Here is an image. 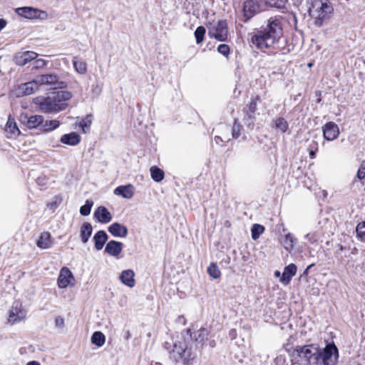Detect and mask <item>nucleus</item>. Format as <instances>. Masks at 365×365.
Listing matches in <instances>:
<instances>
[{
    "mask_svg": "<svg viewBox=\"0 0 365 365\" xmlns=\"http://www.w3.org/2000/svg\"><path fill=\"white\" fill-rule=\"evenodd\" d=\"M357 178L362 180L365 179V162L362 163L357 172Z\"/></svg>",
    "mask_w": 365,
    "mask_h": 365,
    "instance_id": "nucleus-44",
    "label": "nucleus"
},
{
    "mask_svg": "<svg viewBox=\"0 0 365 365\" xmlns=\"http://www.w3.org/2000/svg\"><path fill=\"white\" fill-rule=\"evenodd\" d=\"M284 248L287 251H291L294 247V239L291 234L285 235L284 240L282 241Z\"/></svg>",
    "mask_w": 365,
    "mask_h": 365,
    "instance_id": "nucleus-33",
    "label": "nucleus"
},
{
    "mask_svg": "<svg viewBox=\"0 0 365 365\" xmlns=\"http://www.w3.org/2000/svg\"><path fill=\"white\" fill-rule=\"evenodd\" d=\"M240 125L236 123L234 124L232 128V136L234 138H238L240 135Z\"/></svg>",
    "mask_w": 365,
    "mask_h": 365,
    "instance_id": "nucleus-47",
    "label": "nucleus"
},
{
    "mask_svg": "<svg viewBox=\"0 0 365 365\" xmlns=\"http://www.w3.org/2000/svg\"><path fill=\"white\" fill-rule=\"evenodd\" d=\"M305 238L307 239L309 241H312V238H311L310 234H307L305 236Z\"/></svg>",
    "mask_w": 365,
    "mask_h": 365,
    "instance_id": "nucleus-55",
    "label": "nucleus"
},
{
    "mask_svg": "<svg viewBox=\"0 0 365 365\" xmlns=\"http://www.w3.org/2000/svg\"><path fill=\"white\" fill-rule=\"evenodd\" d=\"M207 273L213 279H218L221 276V272L215 263H212L208 267Z\"/></svg>",
    "mask_w": 365,
    "mask_h": 365,
    "instance_id": "nucleus-34",
    "label": "nucleus"
},
{
    "mask_svg": "<svg viewBox=\"0 0 365 365\" xmlns=\"http://www.w3.org/2000/svg\"><path fill=\"white\" fill-rule=\"evenodd\" d=\"M37 246L41 249H47L51 245V235L48 232L41 234L39 239L36 243Z\"/></svg>",
    "mask_w": 365,
    "mask_h": 365,
    "instance_id": "nucleus-27",
    "label": "nucleus"
},
{
    "mask_svg": "<svg viewBox=\"0 0 365 365\" xmlns=\"http://www.w3.org/2000/svg\"><path fill=\"white\" fill-rule=\"evenodd\" d=\"M339 250L342 251L343 250V246L341 245H339Z\"/></svg>",
    "mask_w": 365,
    "mask_h": 365,
    "instance_id": "nucleus-56",
    "label": "nucleus"
},
{
    "mask_svg": "<svg viewBox=\"0 0 365 365\" xmlns=\"http://www.w3.org/2000/svg\"><path fill=\"white\" fill-rule=\"evenodd\" d=\"M317 364L332 365L339 357L338 349L334 344H328L323 349L318 347Z\"/></svg>",
    "mask_w": 365,
    "mask_h": 365,
    "instance_id": "nucleus-5",
    "label": "nucleus"
},
{
    "mask_svg": "<svg viewBox=\"0 0 365 365\" xmlns=\"http://www.w3.org/2000/svg\"><path fill=\"white\" fill-rule=\"evenodd\" d=\"M113 193L125 199H131L134 195V186L131 184L118 186L114 190Z\"/></svg>",
    "mask_w": 365,
    "mask_h": 365,
    "instance_id": "nucleus-19",
    "label": "nucleus"
},
{
    "mask_svg": "<svg viewBox=\"0 0 365 365\" xmlns=\"http://www.w3.org/2000/svg\"><path fill=\"white\" fill-rule=\"evenodd\" d=\"M92 92L95 96H98L101 93V88L98 85L93 86Z\"/></svg>",
    "mask_w": 365,
    "mask_h": 365,
    "instance_id": "nucleus-48",
    "label": "nucleus"
},
{
    "mask_svg": "<svg viewBox=\"0 0 365 365\" xmlns=\"http://www.w3.org/2000/svg\"><path fill=\"white\" fill-rule=\"evenodd\" d=\"M215 142H216L217 143H219V141H220H220H223V140H222L220 137H219V136H216V137L215 138Z\"/></svg>",
    "mask_w": 365,
    "mask_h": 365,
    "instance_id": "nucleus-51",
    "label": "nucleus"
},
{
    "mask_svg": "<svg viewBox=\"0 0 365 365\" xmlns=\"http://www.w3.org/2000/svg\"><path fill=\"white\" fill-rule=\"evenodd\" d=\"M93 205V202L92 200H86L85 205L81 207L80 213L83 216L88 215L91 213Z\"/></svg>",
    "mask_w": 365,
    "mask_h": 365,
    "instance_id": "nucleus-39",
    "label": "nucleus"
},
{
    "mask_svg": "<svg viewBox=\"0 0 365 365\" xmlns=\"http://www.w3.org/2000/svg\"><path fill=\"white\" fill-rule=\"evenodd\" d=\"M356 232L357 233L358 238L361 241L365 242V222H360L357 225Z\"/></svg>",
    "mask_w": 365,
    "mask_h": 365,
    "instance_id": "nucleus-37",
    "label": "nucleus"
},
{
    "mask_svg": "<svg viewBox=\"0 0 365 365\" xmlns=\"http://www.w3.org/2000/svg\"><path fill=\"white\" fill-rule=\"evenodd\" d=\"M94 217L101 223H108L111 221L112 215L108 210L103 206L98 207L94 212Z\"/></svg>",
    "mask_w": 365,
    "mask_h": 365,
    "instance_id": "nucleus-18",
    "label": "nucleus"
},
{
    "mask_svg": "<svg viewBox=\"0 0 365 365\" xmlns=\"http://www.w3.org/2000/svg\"><path fill=\"white\" fill-rule=\"evenodd\" d=\"M208 35L210 38H215L217 41H225L228 35L226 21L219 20L216 23L211 24L208 27Z\"/></svg>",
    "mask_w": 365,
    "mask_h": 365,
    "instance_id": "nucleus-9",
    "label": "nucleus"
},
{
    "mask_svg": "<svg viewBox=\"0 0 365 365\" xmlns=\"http://www.w3.org/2000/svg\"><path fill=\"white\" fill-rule=\"evenodd\" d=\"M38 86H46L50 89L64 88L67 83L55 74H44L36 77Z\"/></svg>",
    "mask_w": 365,
    "mask_h": 365,
    "instance_id": "nucleus-7",
    "label": "nucleus"
},
{
    "mask_svg": "<svg viewBox=\"0 0 365 365\" xmlns=\"http://www.w3.org/2000/svg\"><path fill=\"white\" fill-rule=\"evenodd\" d=\"M16 14L26 19H35L40 16L41 11L33 7H20L16 9Z\"/></svg>",
    "mask_w": 365,
    "mask_h": 365,
    "instance_id": "nucleus-20",
    "label": "nucleus"
},
{
    "mask_svg": "<svg viewBox=\"0 0 365 365\" xmlns=\"http://www.w3.org/2000/svg\"><path fill=\"white\" fill-rule=\"evenodd\" d=\"M92 115H87L85 118H83L79 123V126L81 128L83 133H87L91 128L92 124Z\"/></svg>",
    "mask_w": 365,
    "mask_h": 365,
    "instance_id": "nucleus-32",
    "label": "nucleus"
},
{
    "mask_svg": "<svg viewBox=\"0 0 365 365\" xmlns=\"http://www.w3.org/2000/svg\"><path fill=\"white\" fill-rule=\"evenodd\" d=\"M134 277L135 273L132 269H126L121 272L120 279L123 284L132 288L135 284Z\"/></svg>",
    "mask_w": 365,
    "mask_h": 365,
    "instance_id": "nucleus-23",
    "label": "nucleus"
},
{
    "mask_svg": "<svg viewBox=\"0 0 365 365\" xmlns=\"http://www.w3.org/2000/svg\"><path fill=\"white\" fill-rule=\"evenodd\" d=\"M230 336H232V338L234 339L235 337V330H232L230 331Z\"/></svg>",
    "mask_w": 365,
    "mask_h": 365,
    "instance_id": "nucleus-54",
    "label": "nucleus"
},
{
    "mask_svg": "<svg viewBox=\"0 0 365 365\" xmlns=\"http://www.w3.org/2000/svg\"><path fill=\"white\" fill-rule=\"evenodd\" d=\"M285 349L295 364L317 365L318 346L316 344L297 346L292 350L285 346Z\"/></svg>",
    "mask_w": 365,
    "mask_h": 365,
    "instance_id": "nucleus-3",
    "label": "nucleus"
},
{
    "mask_svg": "<svg viewBox=\"0 0 365 365\" xmlns=\"http://www.w3.org/2000/svg\"><path fill=\"white\" fill-rule=\"evenodd\" d=\"M274 124L277 128L284 133L288 128L287 120L283 118H278L274 120Z\"/></svg>",
    "mask_w": 365,
    "mask_h": 365,
    "instance_id": "nucleus-38",
    "label": "nucleus"
},
{
    "mask_svg": "<svg viewBox=\"0 0 365 365\" xmlns=\"http://www.w3.org/2000/svg\"><path fill=\"white\" fill-rule=\"evenodd\" d=\"M73 64L75 70L80 74L86 73L87 71V66L85 61L78 60L76 57L73 61Z\"/></svg>",
    "mask_w": 365,
    "mask_h": 365,
    "instance_id": "nucleus-31",
    "label": "nucleus"
},
{
    "mask_svg": "<svg viewBox=\"0 0 365 365\" xmlns=\"http://www.w3.org/2000/svg\"><path fill=\"white\" fill-rule=\"evenodd\" d=\"M264 3L272 7L280 8L284 6V0H264Z\"/></svg>",
    "mask_w": 365,
    "mask_h": 365,
    "instance_id": "nucleus-42",
    "label": "nucleus"
},
{
    "mask_svg": "<svg viewBox=\"0 0 365 365\" xmlns=\"http://www.w3.org/2000/svg\"><path fill=\"white\" fill-rule=\"evenodd\" d=\"M108 235L103 230L98 231L93 236V241L95 243V248L97 250H101L103 247L105 243L108 240Z\"/></svg>",
    "mask_w": 365,
    "mask_h": 365,
    "instance_id": "nucleus-25",
    "label": "nucleus"
},
{
    "mask_svg": "<svg viewBox=\"0 0 365 365\" xmlns=\"http://www.w3.org/2000/svg\"><path fill=\"white\" fill-rule=\"evenodd\" d=\"M81 141V137L76 133L72 132L68 134H64L61 138V142L63 144L75 146Z\"/></svg>",
    "mask_w": 365,
    "mask_h": 365,
    "instance_id": "nucleus-24",
    "label": "nucleus"
},
{
    "mask_svg": "<svg viewBox=\"0 0 365 365\" xmlns=\"http://www.w3.org/2000/svg\"><path fill=\"white\" fill-rule=\"evenodd\" d=\"M55 325L58 328H60V329L63 328L64 327V319L61 316L57 317L55 319Z\"/></svg>",
    "mask_w": 365,
    "mask_h": 365,
    "instance_id": "nucleus-46",
    "label": "nucleus"
},
{
    "mask_svg": "<svg viewBox=\"0 0 365 365\" xmlns=\"http://www.w3.org/2000/svg\"><path fill=\"white\" fill-rule=\"evenodd\" d=\"M105 335L101 331H95L91 336L92 344L98 347L102 346L105 344Z\"/></svg>",
    "mask_w": 365,
    "mask_h": 365,
    "instance_id": "nucleus-30",
    "label": "nucleus"
},
{
    "mask_svg": "<svg viewBox=\"0 0 365 365\" xmlns=\"http://www.w3.org/2000/svg\"><path fill=\"white\" fill-rule=\"evenodd\" d=\"M217 51L225 56H227L230 53V47L227 44H220L217 48Z\"/></svg>",
    "mask_w": 365,
    "mask_h": 365,
    "instance_id": "nucleus-43",
    "label": "nucleus"
},
{
    "mask_svg": "<svg viewBox=\"0 0 365 365\" xmlns=\"http://www.w3.org/2000/svg\"><path fill=\"white\" fill-rule=\"evenodd\" d=\"M74 277L71 270L67 267H63L58 277V285L60 288H66L73 282Z\"/></svg>",
    "mask_w": 365,
    "mask_h": 365,
    "instance_id": "nucleus-13",
    "label": "nucleus"
},
{
    "mask_svg": "<svg viewBox=\"0 0 365 365\" xmlns=\"http://www.w3.org/2000/svg\"><path fill=\"white\" fill-rule=\"evenodd\" d=\"M208 331L205 328H200L196 333H195V339L200 343H203L207 337Z\"/></svg>",
    "mask_w": 365,
    "mask_h": 365,
    "instance_id": "nucleus-35",
    "label": "nucleus"
},
{
    "mask_svg": "<svg viewBox=\"0 0 365 365\" xmlns=\"http://www.w3.org/2000/svg\"><path fill=\"white\" fill-rule=\"evenodd\" d=\"M5 133L9 138H15L19 135L21 133L20 130L19 129L15 119L12 118L11 115L9 116L8 120L5 125Z\"/></svg>",
    "mask_w": 365,
    "mask_h": 365,
    "instance_id": "nucleus-15",
    "label": "nucleus"
},
{
    "mask_svg": "<svg viewBox=\"0 0 365 365\" xmlns=\"http://www.w3.org/2000/svg\"><path fill=\"white\" fill-rule=\"evenodd\" d=\"M72 93L67 91L53 92L46 97H38L35 103L40 110L46 113H57L68 108L67 103L72 98Z\"/></svg>",
    "mask_w": 365,
    "mask_h": 365,
    "instance_id": "nucleus-2",
    "label": "nucleus"
},
{
    "mask_svg": "<svg viewBox=\"0 0 365 365\" xmlns=\"http://www.w3.org/2000/svg\"><path fill=\"white\" fill-rule=\"evenodd\" d=\"M310 16L314 20V24L317 26H321L323 21L327 19L333 12L332 6L321 1H317L309 9Z\"/></svg>",
    "mask_w": 365,
    "mask_h": 365,
    "instance_id": "nucleus-4",
    "label": "nucleus"
},
{
    "mask_svg": "<svg viewBox=\"0 0 365 365\" xmlns=\"http://www.w3.org/2000/svg\"><path fill=\"white\" fill-rule=\"evenodd\" d=\"M309 155H310V157H311L312 158H314V156H315V151H314V150H311V151L309 152Z\"/></svg>",
    "mask_w": 365,
    "mask_h": 365,
    "instance_id": "nucleus-53",
    "label": "nucleus"
},
{
    "mask_svg": "<svg viewBox=\"0 0 365 365\" xmlns=\"http://www.w3.org/2000/svg\"><path fill=\"white\" fill-rule=\"evenodd\" d=\"M324 138L328 141H332L336 139L339 135V128L338 125L332 122H328L322 127Z\"/></svg>",
    "mask_w": 365,
    "mask_h": 365,
    "instance_id": "nucleus-11",
    "label": "nucleus"
},
{
    "mask_svg": "<svg viewBox=\"0 0 365 365\" xmlns=\"http://www.w3.org/2000/svg\"><path fill=\"white\" fill-rule=\"evenodd\" d=\"M297 269V266L294 264H289L285 267L280 277V282L285 285L289 284L292 278L296 274Z\"/></svg>",
    "mask_w": 365,
    "mask_h": 365,
    "instance_id": "nucleus-21",
    "label": "nucleus"
},
{
    "mask_svg": "<svg viewBox=\"0 0 365 365\" xmlns=\"http://www.w3.org/2000/svg\"><path fill=\"white\" fill-rule=\"evenodd\" d=\"M259 101V96L252 97L251 102L249 105V112L250 114H254L257 110V102Z\"/></svg>",
    "mask_w": 365,
    "mask_h": 365,
    "instance_id": "nucleus-41",
    "label": "nucleus"
},
{
    "mask_svg": "<svg viewBox=\"0 0 365 365\" xmlns=\"http://www.w3.org/2000/svg\"><path fill=\"white\" fill-rule=\"evenodd\" d=\"M260 10L259 3L255 0H247L243 4V14L245 18V21L250 19Z\"/></svg>",
    "mask_w": 365,
    "mask_h": 365,
    "instance_id": "nucleus-12",
    "label": "nucleus"
},
{
    "mask_svg": "<svg viewBox=\"0 0 365 365\" xmlns=\"http://www.w3.org/2000/svg\"><path fill=\"white\" fill-rule=\"evenodd\" d=\"M38 54L33 51H24L16 55L14 60L17 65L24 66L29 62L35 60Z\"/></svg>",
    "mask_w": 365,
    "mask_h": 365,
    "instance_id": "nucleus-16",
    "label": "nucleus"
},
{
    "mask_svg": "<svg viewBox=\"0 0 365 365\" xmlns=\"http://www.w3.org/2000/svg\"><path fill=\"white\" fill-rule=\"evenodd\" d=\"M60 125V122L57 120H43L41 130L43 132H51Z\"/></svg>",
    "mask_w": 365,
    "mask_h": 365,
    "instance_id": "nucleus-28",
    "label": "nucleus"
},
{
    "mask_svg": "<svg viewBox=\"0 0 365 365\" xmlns=\"http://www.w3.org/2000/svg\"><path fill=\"white\" fill-rule=\"evenodd\" d=\"M205 31V29L203 26H198L196 29L195 31V37L197 43H200L203 41Z\"/></svg>",
    "mask_w": 365,
    "mask_h": 365,
    "instance_id": "nucleus-40",
    "label": "nucleus"
},
{
    "mask_svg": "<svg viewBox=\"0 0 365 365\" xmlns=\"http://www.w3.org/2000/svg\"><path fill=\"white\" fill-rule=\"evenodd\" d=\"M274 276H275L276 277H281V273H280V272H279V271H278V270L275 271V272H274Z\"/></svg>",
    "mask_w": 365,
    "mask_h": 365,
    "instance_id": "nucleus-52",
    "label": "nucleus"
},
{
    "mask_svg": "<svg viewBox=\"0 0 365 365\" xmlns=\"http://www.w3.org/2000/svg\"><path fill=\"white\" fill-rule=\"evenodd\" d=\"M38 88L39 86L35 78L33 81L19 85L15 90V93L17 97L29 96L38 91Z\"/></svg>",
    "mask_w": 365,
    "mask_h": 365,
    "instance_id": "nucleus-10",
    "label": "nucleus"
},
{
    "mask_svg": "<svg viewBox=\"0 0 365 365\" xmlns=\"http://www.w3.org/2000/svg\"><path fill=\"white\" fill-rule=\"evenodd\" d=\"M21 121L30 129L36 128L42 125L43 117L41 115H34L28 117L27 115L21 116Z\"/></svg>",
    "mask_w": 365,
    "mask_h": 365,
    "instance_id": "nucleus-14",
    "label": "nucleus"
},
{
    "mask_svg": "<svg viewBox=\"0 0 365 365\" xmlns=\"http://www.w3.org/2000/svg\"><path fill=\"white\" fill-rule=\"evenodd\" d=\"M190 356V351L187 350V346L184 340L175 341L172 350L170 351V357L177 363L185 364Z\"/></svg>",
    "mask_w": 365,
    "mask_h": 365,
    "instance_id": "nucleus-6",
    "label": "nucleus"
},
{
    "mask_svg": "<svg viewBox=\"0 0 365 365\" xmlns=\"http://www.w3.org/2000/svg\"><path fill=\"white\" fill-rule=\"evenodd\" d=\"M93 232V227L90 222H84L80 229V236L83 244L88 242Z\"/></svg>",
    "mask_w": 365,
    "mask_h": 365,
    "instance_id": "nucleus-26",
    "label": "nucleus"
},
{
    "mask_svg": "<svg viewBox=\"0 0 365 365\" xmlns=\"http://www.w3.org/2000/svg\"><path fill=\"white\" fill-rule=\"evenodd\" d=\"M46 66V61L43 59H35L33 62V67L35 68H41Z\"/></svg>",
    "mask_w": 365,
    "mask_h": 365,
    "instance_id": "nucleus-45",
    "label": "nucleus"
},
{
    "mask_svg": "<svg viewBox=\"0 0 365 365\" xmlns=\"http://www.w3.org/2000/svg\"><path fill=\"white\" fill-rule=\"evenodd\" d=\"M6 21L4 19H0V31L6 26Z\"/></svg>",
    "mask_w": 365,
    "mask_h": 365,
    "instance_id": "nucleus-49",
    "label": "nucleus"
},
{
    "mask_svg": "<svg viewBox=\"0 0 365 365\" xmlns=\"http://www.w3.org/2000/svg\"><path fill=\"white\" fill-rule=\"evenodd\" d=\"M282 36L281 19L271 17L265 28L256 31L251 37L252 43L257 48L263 50L273 46Z\"/></svg>",
    "mask_w": 365,
    "mask_h": 365,
    "instance_id": "nucleus-1",
    "label": "nucleus"
},
{
    "mask_svg": "<svg viewBox=\"0 0 365 365\" xmlns=\"http://www.w3.org/2000/svg\"><path fill=\"white\" fill-rule=\"evenodd\" d=\"M264 231V227L259 224H255L251 230L252 237L253 240H257L261 234Z\"/></svg>",
    "mask_w": 365,
    "mask_h": 365,
    "instance_id": "nucleus-36",
    "label": "nucleus"
},
{
    "mask_svg": "<svg viewBox=\"0 0 365 365\" xmlns=\"http://www.w3.org/2000/svg\"><path fill=\"white\" fill-rule=\"evenodd\" d=\"M123 247L122 242L110 240L106 244L105 252L112 257L118 258L123 250Z\"/></svg>",
    "mask_w": 365,
    "mask_h": 365,
    "instance_id": "nucleus-17",
    "label": "nucleus"
},
{
    "mask_svg": "<svg viewBox=\"0 0 365 365\" xmlns=\"http://www.w3.org/2000/svg\"><path fill=\"white\" fill-rule=\"evenodd\" d=\"M26 314L27 311L22 304L15 302L9 310L7 323L14 325L24 322L26 319Z\"/></svg>",
    "mask_w": 365,
    "mask_h": 365,
    "instance_id": "nucleus-8",
    "label": "nucleus"
},
{
    "mask_svg": "<svg viewBox=\"0 0 365 365\" xmlns=\"http://www.w3.org/2000/svg\"><path fill=\"white\" fill-rule=\"evenodd\" d=\"M152 179L155 182H160L164 178V171L157 166H152L150 168Z\"/></svg>",
    "mask_w": 365,
    "mask_h": 365,
    "instance_id": "nucleus-29",
    "label": "nucleus"
},
{
    "mask_svg": "<svg viewBox=\"0 0 365 365\" xmlns=\"http://www.w3.org/2000/svg\"><path fill=\"white\" fill-rule=\"evenodd\" d=\"M109 232L114 237H125L128 235V229L125 226L118 222H114L108 227Z\"/></svg>",
    "mask_w": 365,
    "mask_h": 365,
    "instance_id": "nucleus-22",
    "label": "nucleus"
},
{
    "mask_svg": "<svg viewBox=\"0 0 365 365\" xmlns=\"http://www.w3.org/2000/svg\"><path fill=\"white\" fill-rule=\"evenodd\" d=\"M26 365H40V364L36 361H29Z\"/></svg>",
    "mask_w": 365,
    "mask_h": 365,
    "instance_id": "nucleus-50",
    "label": "nucleus"
}]
</instances>
